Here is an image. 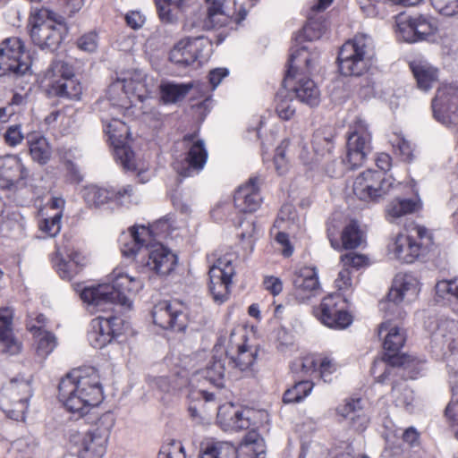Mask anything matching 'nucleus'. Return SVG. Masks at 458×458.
Returning <instances> with one entry per match:
<instances>
[{
    "instance_id": "1",
    "label": "nucleus",
    "mask_w": 458,
    "mask_h": 458,
    "mask_svg": "<svg viewBox=\"0 0 458 458\" xmlns=\"http://www.w3.org/2000/svg\"><path fill=\"white\" fill-rule=\"evenodd\" d=\"M111 283L84 287L81 291V300L92 312L112 310L114 304L130 310L134 297L144 286L140 276H131L122 268L113 270Z\"/></svg>"
},
{
    "instance_id": "2",
    "label": "nucleus",
    "mask_w": 458,
    "mask_h": 458,
    "mask_svg": "<svg viewBox=\"0 0 458 458\" xmlns=\"http://www.w3.org/2000/svg\"><path fill=\"white\" fill-rule=\"evenodd\" d=\"M59 399L72 413L82 417L103 399L99 376L94 368L75 369L59 383Z\"/></svg>"
},
{
    "instance_id": "3",
    "label": "nucleus",
    "mask_w": 458,
    "mask_h": 458,
    "mask_svg": "<svg viewBox=\"0 0 458 458\" xmlns=\"http://www.w3.org/2000/svg\"><path fill=\"white\" fill-rule=\"evenodd\" d=\"M152 91V85L147 82L146 74L140 70L128 71L123 77L118 78L108 88V100L114 114L135 117L138 104H142Z\"/></svg>"
},
{
    "instance_id": "4",
    "label": "nucleus",
    "mask_w": 458,
    "mask_h": 458,
    "mask_svg": "<svg viewBox=\"0 0 458 458\" xmlns=\"http://www.w3.org/2000/svg\"><path fill=\"white\" fill-rule=\"evenodd\" d=\"M317 55H312L306 47L294 49L289 59V68L284 83L294 92L296 98L310 106L320 102V90L317 84L305 75L313 69Z\"/></svg>"
},
{
    "instance_id": "5",
    "label": "nucleus",
    "mask_w": 458,
    "mask_h": 458,
    "mask_svg": "<svg viewBox=\"0 0 458 458\" xmlns=\"http://www.w3.org/2000/svg\"><path fill=\"white\" fill-rule=\"evenodd\" d=\"M374 42L367 34H357L346 41L338 55L339 70L345 76H360L372 64Z\"/></svg>"
},
{
    "instance_id": "6",
    "label": "nucleus",
    "mask_w": 458,
    "mask_h": 458,
    "mask_svg": "<svg viewBox=\"0 0 458 458\" xmlns=\"http://www.w3.org/2000/svg\"><path fill=\"white\" fill-rule=\"evenodd\" d=\"M432 241L430 232L423 225H411L406 233H400L387 244V255L403 263H413L421 254L422 249Z\"/></svg>"
},
{
    "instance_id": "7",
    "label": "nucleus",
    "mask_w": 458,
    "mask_h": 458,
    "mask_svg": "<svg viewBox=\"0 0 458 458\" xmlns=\"http://www.w3.org/2000/svg\"><path fill=\"white\" fill-rule=\"evenodd\" d=\"M234 255H221L216 251L207 256L208 264L209 292L213 301L220 305L228 301L232 278L235 275Z\"/></svg>"
},
{
    "instance_id": "8",
    "label": "nucleus",
    "mask_w": 458,
    "mask_h": 458,
    "mask_svg": "<svg viewBox=\"0 0 458 458\" xmlns=\"http://www.w3.org/2000/svg\"><path fill=\"white\" fill-rule=\"evenodd\" d=\"M55 13L47 8L34 9L30 18V38L40 48L55 50L66 32V28Z\"/></svg>"
},
{
    "instance_id": "9",
    "label": "nucleus",
    "mask_w": 458,
    "mask_h": 458,
    "mask_svg": "<svg viewBox=\"0 0 458 458\" xmlns=\"http://www.w3.org/2000/svg\"><path fill=\"white\" fill-rule=\"evenodd\" d=\"M419 293V281L414 276L398 274L394 279L386 299L380 302V310L389 318H403L406 312L401 304L411 302Z\"/></svg>"
},
{
    "instance_id": "10",
    "label": "nucleus",
    "mask_w": 458,
    "mask_h": 458,
    "mask_svg": "<svg viewBox=\"0 0 458 458\" xmlns=\"http://www.w3.org/2000/svg\"><path fill=\"white\" fill-rule=\"evenodd\" d=\"M46 79L49 94L70 100L81 99L83 88L69 64L54 62L46 73Z\"/></svg>"
},
{
    "instance_id": "11",
    "label": "nucleus",
    "mask_w": 458,
    "mask_h": 458,
    "mask_svg": "<svg viewBox=\"0 0 458 458\" xmlns=\"http://www.w3.org/2000/svg\"><path fill=\"white\" fill-rule=\"evenodd\" d=\"M104 131L114 148L116 161L126 170H138L134 153L128 146L130 131L126 123L118 118H112L110 121L105 120ZM139 170V177H140L141 182L148 181V178L145 179L143 177L144 172L140 168Z\"/></svg>"
},
{
    "instance_id": "12",
    "label": "nucleus",
    "mask_w": 458,
    "mask_h": 458,
    "mask_svg": "<svg viewBox=\"0 0 458 458\" xmlns=\"http://www.w3.org/2000/svg\"><path fill=\"white\" fill-rule=\"evenodd\" d=\"M177 145L185 149V154L181 159L174 160V169L182 177L198 174L204 168L208 159V151L204 141L199 140L196 134H187Z\"/></svg>"
},
{
    "instance_id": "13",
    "label": "nucleus",
    "mask_w": 458,
    "mask_h": 458,
    "mask_svg": "<svg viewBox=\"0 0 458 458\" xmlns=\"http://www.w3.org/2000/svg\"><path fill=\"white\" fill-rule=\"evenodd\" d=\"M313 313L321 324L332 329L343 330L352 323L347 301L339 293L325 296L320 304L314 308Z\"/></svg>"
},
{
    "instance_id": "14",
    "label": "nucleus",
    "mask_w": 458,
    "mask_h": 458,
    "mask_svg": "<svg viewBox=\"0 0 458 458\" xmlns=\"http://www.w3.org/2000/svg\"><path fill=\"white\" fill-rule=\"evenodd\" d=\"M32 395L31 386L26 380H11L2 389L0 406L14 420H23Z\"/></svg>"
},
{
    "instance_id": "15",
    "label": "nucleus",
    "mask_w": 458,
    "mask_h": 458,
    "mask_svg": "<svg viewBox=\"0 0 458 458\" xmlns=\"http://www.w3.org/2000/svg\"><path fill=\"white\" fill-rule=\"evenodd\" d=\"M393 181L386 178L383 172L369 169L355 178L352 191L361 201L377 202L389 192Z\"/></svg>"
},
{
    "instance_id": "16",
    "label": "nucleus",
    "mask_w": 458,
    "mask_h": 458,
    "mask_svg": "<svg viewBox=\"0 0 458 458\" xmlns=\"http://www.w3.org/2000/svg\"><path fill=\"white\" fill-rule=\"evenodd\" d=\"M431 106L437 122L449 128H458V83L439 87Z\"/></svg>"
},
{
    "instance_id": "17",
    "label": "nucleus",
    "mask_w": 458,
    "mask_h": 458,
    "mask_svg": "<svg viewBox=\"0 0 458 458\" xmlns=\"http://www.w3.org/2000/svg\"><path fill=\"white\" fill-rule=\"evenodd\" d=\"M211 42L203 36L185 37L179 40L170 52V60L179 65L188 66L208 60Z\"/></svg>"
},
{
    "instance_id": "18",
    "label": "nucleus",
    "mask_w": 458,
    "mask_h": 458,
    "mask_svg": "<svg viewBox=\"0 0 458 458\" xmlns=\"http://www.w3.org/2000/svg\"><path fill=\"white\" fill-rule=\"evenodd\" d=\"M30 66V57L24 52L22 42L18 38L4 40L0 47V71L4 76H23Z\"/></svg>"
},
{
    "instance_id": "19",
    "label": "nucleus",
    "mask_w": 458,
    "mask_h": 458,
    "mask_svg": "<svg viewBox=\"0 0 458 458\" xmlns=\"http://www.w3.org/2000/svg\"><path fill=\"white\" fill-rule=\"evenodd\" d=\"M371 151V135L368 124L360 118L350 126L347 139L346 157L344 160L351 168L360 166Z\"/></svg>"
},
{
    "instance_id": "20",
    "label": "nucleus",
    "mask_w": 458,
    "mask_h": 458,
    "mask_svg": "<svg viewBox=\"0 0 458 458\" xmlns=\"http://www.w3.org/2000/svg\"><path fill=\"white\" fill-rule=\"evenodd\" d=\"M437 30L436 22L425 15L410 16L399 13L395 17V33L398 38L413 43L423 40Z\"/></svg>"
},
{
    "instance_id": "21",
    "label": "nucleus",
    "mask_w": 458,
    "mask_h": 458,
    "mask_svg": "<svg viewBox=\"0 0 458 458\" xmlns=\"http://www.w3.org/2000/svg\"><path fill=\"white\" fill-rule=\"evenodd\" d=\"M153 321L164 329L183 331L188 325V308L178 301H162L152 310Z\"/></svg>"
},
{
    "instance_id": "22",
    "label": "nucleus",
    "mask_w": 458,
    "mask_h": 458,
    "mask_svg": "<svg viewBox=\"0 0 458 458\" xmlns=\"http://www.w3.org/2000/svg\"><path fill=\"white\" fill-rule=\"evenodd\" d=\"M245 335L242 331L237 334L232 331L228 338L220 337L215 346V352H218L222 346L225 348V358H229L230 363L241 371L250 369L256 359V351L247 347L244 344Z\"/></svg>"
},
{
    "instance_id": "23",
    "label": "nucleus",
    "mask_w": 458,
    "mask_h": 458,
    "mask_svg": "<svg viewBox=\"0 0 458 458\" xmlns=\"http://www.w3.org/2000/svg\"><path fill=\"white\" fill-rule=\"evenodd\" d=\"M127 327L119 317L96 318L91 321L88 341L92 347L102 349L114 337L123 335Z\"/></svg>"
},
{
    "instance_id": "24",
    "label": "nucleus",
    "mask_w": 458,
    "mask_h": 458,
    "mask_svg": "<svg viewBox=\"0 0 458 458\" xmlns=\"http://www.w3.org/2000/svg\"><path fill=\"white\" fill-rule=\"evenodd\" d=\"M142 259V269L164 276L169 275L177 265V256L160 242L152 243Z\"/></svg>"
},
{
    "instance_id": "25",
    "label": "nucleus",
    "mask_w": 458,
    "mask_h": 458,
    "mask_svg": "<svg viewBox=\"0 0 458 458\" xmlns=\"http://www.w3.org/2000/svg\"><path fill=\"white\" fill-rule=\"evenodd\" d=\"M208 23L210 27H224L232 21L240 23L245 19L246 12L236 11L235 0H208Z\"/></svg>"
},
{
    "instance_id": "26",
    "label": "nucleus",
    "mask_w": 458,
    "mask_h": 458,
    "mask_svg": "<svg viewBox=\"0 0 458 458\" xmlns=\"http://www.w3.org/2000/svg\"><path fill=\"white\" fill-rule=\"evenodd\" d=\"M293 293L300 302H305L321 293L318 271L315 267H303L293 277Z\"/></svg>"
},
{
    "instance_id": "27",
    "label": "nucleus",
    "mask_w": 458,
    "mask_h": 458,
    "mask_svg": "<svg viewBox=\"0 0 458 458\" xmlns=\"http://www.w3.org/2000/svg\"><path fill=\"white\" fill-rule=\"evenodd\" d=\"M119 242L122 254L128 258L135 257L140 251L146 254L152 245L148 228L138 225L123 232L119 238Z\"/></svg>"
},
{
    "instance_id": "28",
    "label": "nucleus",
    "mask_w": 458,
    "mask_h": 458,
    "mask_svg": "<svg viewBox=\"0 0 458 458\" xmlns=\"http://www.w3.org/2000/svg\"><path fill=\"white\" fill-rule=\"evenodd\" d=\"M46 324L47 318L42 314L30 315L27 322V328L36 340V352L42 359H46L57 344L55 336L45 329Z\"/></svg>"
},
{
    "instance_id": "29",
    "label": "nucleus",
    "mask_w": 458,
    "mask_h": 458,
    "mask_svg": "<svg viewBox=\"0 0 458 458\" xmlns=\"http://www.w3.org/2000/svg\"><path fill=\"white\" fill-rule=\"evenodd\" d=\"M251 411L241 410L232 403L219 406L217 423L225 431H240L250 427Z\"/></svg>"
},
{
    "instance_id": "30",
    "label": "nucleus",
    "mask_w": 458,
    "mask_h": 458,
    "mask_svg": "<svg viewBox=\"0 0 458 458\" xmlns=\"http://www.w3.org/2000/svg\"><path fill=\"white\" fill-rule=\"evenodd\" d=\"M28 171L21 158L15 155L0 157V187L11 189L26 179Z\"/></svg>"
},
{
    "instance_id": "31",
    "label": "nucleus",
    "mask_w": 458,
    "mask_h": 458,
    "mask_svg": "<svg viewBox=\"0 0 458 458\" xmlns=\"http://www.w3.org/2000/svg\"><path fill=\"white\" fill-rule=\"evenodd\" d=\"M261 201L257 177L250 178L245 184L238 188L234 194V206L241 212L256 211L260 207Z\"/></svg>"
},
{
    "instance_id": "32",
    "label": "nucleus",
    "mask_w": 458,
    "mask_h": 458,
    "mask_svg": "<svg viewBox=\"0 0 458 458\" xmlns=\"http://www.w3.org/2000/svg\"><path fill=\"white\" fill-rule=\"evenodd\" d=\"M13 311L9 308L0 309V352L16 355L21 351V343L13 332Z\"/></svg>"
},
{
    "instance_id": "33",
    "label": "nucleus",
    "mask_w": 458,
    "mask_h": 458,
    "mask_svg": "<svg viewBox=\"0 0 458 458\" xmlns=\"http://www.w3.org/2000/svg\"><path fill=\"white\" fill-rule=\"evenodd\" d=\"M333 0H318L314 4L308 14V21L303 28L304 37L308 40H316L322 37L327 30L325 20L321 16H317L318 13L325 11Z\"/></svg>"
},
{
    "instance_id": "34",
    "label": "nucleus",
    "mask_w": 458,
    "mask_h": 458,
    "mask_svg": "<svg viewBox=\"0 0 458 458\" xmlns=\"http://www.w3.org/2000/svg\"><path fill=\"white\" fill-rule=\"evenodd\" d=\"M0 233L4 237L20 240L26 236V220L17 211L4 210L0 215Z\"/></svg>"
},
{
    "instance_id": "35",
    "label": "nucleus",
    "mask_w": 458,
    "mask_h": 458,
    "mask_svg": "<svg viewBox=\"0 0 458 458\" xmlns=\"http://www.w3.org/2000/svg\"><path fill=\"white\" fill-rule=\"evenodd\" d=\"M377 335L380 338H384L383 346L389 352H398L405 343L404 331L390 319L378 326Z\"/></svg>"
},
{
    "instance_id": "36",
    "label": "nucleus",
    "mask_w": 458,
    "mask_h": 458,
    "mask_svg": "<svg viewBox=\"0 0 458 458\" xmlns=\"http://www.w3.org/2000/svg\"><path fill=\"white\" fill-rule=\"evenodd\" d=\"M337 413L349 420L357 430H362L368 423V418L364 414L360 398L346 400L337 407Z\"/></svg>"
},
{
    "instance_id": "37",
    "label": "nucleus",
    "mask_w": 458,
    "mask_h": 458,
    "mask_svg": "<svg viewBox=\"0 0 458 458\" xmlns=\"http://www.w3.org/2000/svg\"><path fill=\"white\" fill-rule=\"evenodd\" d=\"M300 148V159L305 165H309L313 162H317L318 160V157H324L326 154H329L334 148V144L327 138H322L320 135H315L311 150L309 148L307 143H301Z\"/></svg>"
},
{
    "instance_id": "38",
    "label": "nucleus",
    "mask_w": 458,
    "mask_h": 458,
    "mask_svg": "<svg viewBox=\"0 0 458 458\" xmlns=\"http://www.w3.org/2000/svg\"><path fill=\"white\" fill-rule=\"evenodd\" d=\"M419 89L428 91L438 80V70L427 61H413L410 64Z\"/></svg>"
},
{
    "instance_id": "39",
    "label": "nucleus",
    "mask_w": 458,
    "mask_h": 458,
    "mask_svg": "<svg viewBox=\"0 0 458 458\" xmlns=\"http://www.w3.org/2000/svg\"><path fill=\"white\" fill-rule=\"evenodd\" d=\"M216 353L217 352H216ZM225 360L214 354L205 369L197 371L193 377L195 380L202 377L217 388H222L225 386Z\"/></svg>"
},
{
    "instance_id": "40",
    "label": "nucleus",
    "mask_w": 458,
    "mask_h": 458,
    "mask_svg": "<svg viewBox=\"0 0 458 458\" xmlns=\"http://www.w3.org/2000/svg\"><path fill=\"white\" fill-rule=\"evenodd\" d=\"M421 207L422 203L419 198L394 199L386 206V219L394 223L402 216L419 211Z\"/></svg>"
},
{
    "instance_id": "41",
    "label": "nucleus",
    "mask_w": 458,
    "mask_h": 458,
    "mask_svg": "<svg viewBox=\"0 0 458 458\" xmlns=\"http://www.w3.org/2000/svg\"><path fill=\"white\" fill-rule=\"evenodd\" d=\"M106 449V435L92 437L85 433L80 443L79 458H103Z\"/></svg>"
},
{
    "instance_id": "42",
    "label": "nucleus",
    "mask_w": 458,
    "mask_h": 458,
    "mask_svg": "<svg viewBox=\"0 0 458 458\" xmlns=\"http://www.w3.org/2000/svg\"><path fill=\"white\" fill-rule=\"evenodd\" d=\"M82 198L89 208H99L112 202V188H105L98 185H88L82 190Z\"/></svg>"
},
{
    "instance_id": "43",
    "label": "nucleus",
    "mask_w": 458,
    "mask_h": 458,
    "mask_svg": "<svg viewBox=\"0 0 458 458\" xmlns=\"http://www.w3.org/2000/svg\"><path fill=\"white\" fill-rule=\"evenodd\" d=\"M199 85L200 84L199 82H188L182 84L167 82L162 84L160 86L161 99L165 104L176 103L184 98L191 89L199 87Z\"/></svg>"
},
{
    "instance_id": "44",
    "label": "nucleus",
    "mask_w": 458,
    "mask_h": 458,
    "mask_svg": "<svg viewBox=\"0 0 458 458\" xmlns=\"http://www.w3.org/2000/svg\"><path fill=\"white\" fill-rule=\"evenodd\" d=\"M421 0H359L360 9L369 17H385L387 2L395 4L416 5Z\"/></svg>"
},
{
    "instance_id": "45",
    "label": "nucleus",
    "mask_w": 458,
    "mask_h": 458,
    "mask_svg": "<svg viewBox=\"0 0 458 458\" xmlns=\"http://www.w3.org/2000/svg\"><path fill=\"white\" fill-rule=\"evenodd\" d=\"M31 157L39 164H46L51 157V148L46 138L37 133L28 135Z\"/></svg>"
},
{
    "instance_id": "46",
    "label": "nucleus",
    "mask_w": 458,
    "mask_h": 458,
    "mask_svg": "<svg viewBox=\"0 0 458 458\" xmlns=\"http://www.w3.org/2000/svg\"><path fill=\"white\" fill-rule=\"evenodd\" d=\"M200 458H237V450L230 442L210 441L203 448Z\"/></svg>"
},
{
    "instance_id": "47",
    "label": "nucleus",
    "mask_w": 458,
    "mask_h": 458,
    "mask_svg": "<svg viewBox=\"0 0 458 458\" xmlns=\"http://www.w3.org/2000/svg\"><path fill=\"white\" fill-rule=\"evenodd\" d=\"M242 448L247 455V458H266V444L260 435L252 430L250 431L244 437Z\"/></svg>"
},
{
    "instance_id": "48",
    "label": "nucleus",
    "mask_w": 458,
    "mask_h": 458,
    "mask_svg": "<svg viewBox=\"0 0 458 458\" xmlns=\"http://www.w3.org/2000/svg\"><path fill=\"white\" fill-rule=\"evenodd\" d=\"M56 253L58 256L69 259L81 270L88 263L87 257L76 249L73 242L69 239H65L62 244L56 246Z\"/></svg>"
},
{
    "instance_id": "49",
    "label": "nucleus",
    "mask_w": 458,
    "mask_h": 458,
    "mask_svg": "<svg viewBox=\"0 0 458 458\" xmlns=\"http://www.w3.org/2000/svg\"><path fill=\"white\" fill-rule=\"evenodd\" d=\"M436 335L442 336L447 349L452 352H458V325L454 321L443 323L438 327Z\"/></svg>"
},
{
    "instance_id": "50",
    "label": "nucleus",
    "mask_w": 458,
    "mask_h": 458,
    "mask_svg": "<svg viewBox=\"0 0 458 458\" xmlns=\"http://www.w3.org/2000/svg\"><path fill=\"white\" fill-rule=\"evenodd\" d=\"M392 397L396 406L410 410L415 401L413 391L408 386L406 382L395 384L392 388Z\"/></svg>"
},
{
    "instance_id": "51",
    "label": "nucleus",
    "mask_w": 458,
    "mask_h": 458,
    "mask_svg": "<svg viewBox=\"0 0 458 458\" xmlns=\"http://www.w3.org/2000/svg\"><path fill=\"white\" fill-rule=\"evenodd\" d=\"M313 383L310 380H301L291 389L284 392L283 401L284 403H300L306 398L313 389Z\"/></svg>"
},
{
    "instance_id": "52",
    "label": "nucleus",
    "mask_w": 458,
    "mask_h": 458,
    "mask_svg": "<svg viewBox=\"0 0 458 458\" xmlns=\"http://www.w3.org/2000/svg\"><path fill=\"white\" fill-rule=\"evenodd\" d=\"M363 242V233L358 224L352 221L342 233V244L344 249H355Z\"/></svg>"
},
{
    "instance_id": "53",
    "label": "nucleus",
    "mask_w": 458,
    "mask_h": 458,
    "mask_svg": "<svg viewBox=\"0 0 458 458\" xmlns=\"http://www.w3.org/2000/svg\"><path fill=\"white\" fill-rule=\"evenodd\" d=\"M318 359L313 355L295 359L291 364V370L300 377L311 376L317 372Z\"/></svg>"
},
{
    "instance_id": "54",
    "label": "nucleus",
    "mask_w": 458,
    "mask_h": 458,
    "mask_svg": "<svg viewBox=\"0 0 458 458\" xmlns=\"http://www.w3.org/2000/svg\"><path fill=\"white\" fill-rule=\"evenodd\" d=\"M390 143L403 161L411 162L413 159V147L402 133H394L390 138Z\"/></svg>"
},
{
    "instance_id": "55",
    "label": "nucleus",
    "mask_w": 458,
    "mask_h": 458,
    "mask_svg": "<svg viewBox=\"0 0 458 458\" xmlns=\"http://www.w3.org/2000/svg\"><path fill=\"white\" fill-rule=\"evenodd\" d=\"M63 211H56L53 216L42 218L38 221V228L45 236H56L62 227Z\"/></svg>"
},
{
    "instance_id": "56",
    "label": "nucleus",
    "mask_w": 458,
    "mask_h": 458,
    "mask_svg": "<svg viewBox=\"0 0 458 458\" xmlns=\"http://www.w3.org/2000/svg\"><path fill=\"white\" fill-rule=\"evenodd\" d=\"M114 425V418L112 413L106 412L102 414L97 422L91 426L87 432L88 435L92 437H98L106 435V443H107L110 431Z\"/></svg>"
},
{
    "instance_id": "57",
    "label": "nucleus",
    "mask_w": 458,
    "mask_h": 458,
    "mask_svg": "<svg viewBox=\"0 0 458 458\" xmlns=\"http://www.w3.org/2000/svg\"><path fill=\"white\" fill-rule=\"evenodd\" d=\"M148 228L151 235V243L160 242V240L167 238L175 229L170 218L166 217L157 221Z\"/></svg>"
},
{
    "instance_id": "58",
    "label": "nucleus",
    "mask_w": 458,
    "mask_h": 458,
    "mask_svg": "<svg viewBox=\"0 0 458 458\" xmlns=\"http://www.w3.org/2000/svg\"><path fill=\"white\" fill-rule=\"evenodd\" d=\"M112 202L117 206L128 207L140 201V198L135 194L131 185H125L117 190L112 188Z\"/></svg>"
},
{
    "instance_id": "59",
    "label": "nucleus",
    "mask_w": 458,
    "mask_h": 458,
    "mask_svg": "<svg viewBox=\"0 0 458 458\" xmlns=\"http://www.w3.org/2000/svg\"><path fill=\"white\" fill-rule=\"evenodd\" d=\"M53 263L56 272L63 279L71 280L81 271L69 259L58 256L57 254L53 259Z\"/></svg>"
},
{
    "instance_id": "60",
    "label": "nucleus",
    "mask_w": 458,
    "mask_h": 458,
    "mask_svg": "<svg viewBox=\"0 0 458 458\" xmlns=\"http://www.w3.org/2000/svg\"><path fill=\"white\" fill-rule=\"evenodd\" d=\"M276 101V112L279 118L285 121L292 119L296 112L293 100L284 97L280 93L277 95Z\"/></svg>"
},
{
    "instance_id": "61",
    "label": "nucleus",
    "mask_w": 458,
    "mask_h": 458,
    "mask_svg": "<svg viewBox=\"0 0 458 458\" xmlns=\"http://www.w3.org/2000/svg\"><path fill=\"white\" fill-rule=\"evenodd\" d=\"M158 16L164 23L173 24L178 20L176 13L172 9L173 3L170 0H154Z\"/></svg>"
},
{
    "instance_id": "62",
    "label": "nucleus",
    "mask_w": 458,
    "mask_h": 458,
    "mask_svg": "<svg viewBox=\"0 0 458 458\" xmlns=\"http://www.w3.org/2000/svg\"><path fill=\"white\" fill-rule=\"evenodd\" d=\"M436 293L443 299L454 297L458 301V280H442L437 282Z\"/></svg>"
},
{
    "instance_id": "63",
    "label": "nucleus",
    "mask_w": 458,
    "mask_h": 458,
    "mask_svg": "<svg viewBox=\"0 0 458 458\" xmlns=\"http://www.w3.org/2000/svg\"><path fill=\"white\" fill-rule=\"evenodd\" d=\"M343 267L347 268L360 269L369 264L368 258L362 254L350 252L341 257Z\"/></svg>"
},
{
    "instance_id": "64",
    "label": "nucleus",
    "mask_w": 458,
    "mask_h": 458,
    "mask_svg": "<svg viewBox=\"0 0 458 458\" xmlns=\"http://www.w3.org/2000/svg\"><path fill=\"white\" fill-rule=\"evenodd\" d=\"M433 7L441 14L453 16L458 13V0H430Z\"/></svg>"
}]
</instances>
